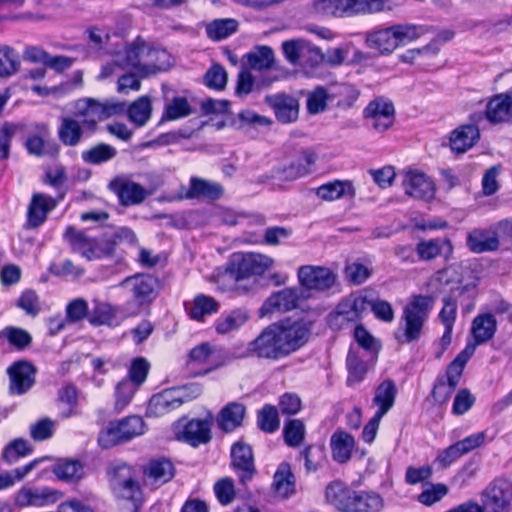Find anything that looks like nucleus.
Wrapping results in <instances>:
<instances>
[{"mask_svg":"<svg viewBox=\"0 0 512 512\" xmlns=\"http://www.w3.org/2000/svg\"><path fill=\"white\" fill-rule=\"evenodd\" d=\"M309 328L303 322H279L264 328L247 346V355L279 360L301 348L308 340Z\"/></svg>","mask_w":512,"mask_h":512,"instance_id":"f257e3e1","label":"nucleus"},{"mask_svg":"<svg viewBox=\"0 0 512 512\" xmlns=\"http://www.w3.org/2000/svg\"><path fill=\"white\" fill-rule=\"evenodd\" d=\"M431 310V298L414 296L404 307L399 326L395 332L396 340L401 344L418 341L428 320Z\"/></svg>","mask_w":512,"mask_h":512,"instance_id":"f03ea898","label":"nucleus"},{"mask_svg":"<svg viewBox=\"0 0 512 512\" xmlns=\"http://www.w3.org/2000/svg\"><path fill=\"white\" fill-rule=\"evenodd\" d=\"M314 8L323 15L353 17L391 10V0H318Z\"/></svg>","mask_w":512,"mask_h":512,"instance_id":"7ed1b4c3","label":"nucleus"},{"mask_svg":"<svg viewBox=\"0 0 512 512\" xmlns=\"http://www.w3.org/2000/svg\"><path fill=\"white\" fill-rule=\"evenodd\" d=\"M108 474L115 496L130 501L137 510L142 501V492L134 479L132 468L124 462H114L110 465Z\"/></svg>","mask_w":512,"mask_h":512,"instance_id":"20e7f679","label":"nucleus"},{"mask_svg":"<svg viewBox=\"0 0 512 512\" xmlns=\"http://www.w3.org/2000/svg\"><path fill=\"white\" fill-rule=\"evenodd\" d=\"M125 111L124 102L105 101L101 103L93 99H82L77 102L75 113L88 128L89 134H93L99 122L123 114Z\"/></svg>","mask_w":512,"mask_h":512,"instance_id":"39448f33","label":"nucleus"},{"mask_svg":"<svg viewBox=\"0 0 512 512\" xmlns=\"http://www.w3.org/2000/svg\"><path fill=\"white\" fill-rule=\"evenodd\" d=\"M274 259L259 253L234 254L226 268V275L239 281L250 276H260L271 269Z\"/></svg>","mask_w":512,"mask_h":512,"instance_id":"423d86ee","label":"nucleus"},{"mask_svg":"<svg viewBox=\"0 0 512 512\" xmlns=\"http://www.w3.org/2000/svg\"><path fill=\"white\" fill-rule=\"evenodd\" d=\"M144 428V421L139 416H130L120 421L111 422L100 432L99 445L104 449H109L142 435Z\"/></svg>","mask_w":512,"mask_h":512,"instance_id":"0eeeda50","label":"nucleus"},{"mask_svg":"<svg viewBox=\"0 0 512 512\" xmlns=\"http://www.w3.org/2000/svg\"><path fill=\"white\" fill-rule=\"evenodd\" d=\"M367 295L351 294L343 299L330 313L328 324L333 330H343L354 325L367 310Z\"/></svg>","mask_w":512,"mask_h":512,"instance_id":"6e6552de","label":"nucleus"},{"mask_svg":"<svg viewBox=\"0 0 512 512\" xmlns=\"http://www.w3.org/2000/svg\"><path fill=\"white\" fill-rule=\"evenodd\" d=\"M64 237L75 252L80 253L88 260L100 259L113 253L111 242L89 238L84 232L77 231L72 226L66 228Z\"/></svg>","mask_w":512,"mask_h":512,"instance_id":"1a4fd4ad","label":"nucleus"},{"mask_svg":"<svg viewBox=\"0 0 512 512\" xmlns=\"http://www.w3.org/2000/svg\"><path fill=\"white\" fill-rule=\"evenodd\" d=\"M474 354V345H466L465 348L449 364L446 371L447 382L439 380L434 386L432 395L439 403H445L459 384L466 363Z\"/></svg>","mask_w":512,"mask_h":512,"instance_id":"9d476101","label":"nucleus"},{"mask_svg":"<svg viewBox=\"0 0 512 512\" xmlns=\"http://www.w3.org/2000/svg\"><path fill=\"white\" fill-rule=\"evenodd\" d=\"M119 285L128 290L138 308L151 303L158 294V281L148 274L126 277Z\"/></svg>","mask_w":512,"mask_h":512,"instance_id":"9b49d317","label":"nucleus"},{"mask_svg":"<svg viewBox=\"0 0 512 512\" xmlns=\"http://www.w3.org/2000/svg\"><path fill=\"white\" fill-rule=\"evenodd\" d=\"M316 155L311 151H304L288 165L274 167L265 181L272 180L275 184L292 182L310 173V167L315 163ZM264 181V179L262 180Z\"/></svg>","mask_w":512,"mask_h":512,"instance_id":"f8f14e48","label":"nucleus"},{"mask_svg":"<svg viewBox=\"0 0 512 512\" xmlns=\"http://www.w3.org/2000/svg\"><path fill=\"white\" fill-rule=\"evenodd\" d=\"M511 500V482L500 479L486 488L481 507L484 512H509Z\"/></svg>","mask_w":512,"mask_h":512,"instance_id":"ddd939ff","label":"nucleus"},{"mask_svg":"<svg viewBox=\"0 0 512 512\" xmlns=\"http://www.w3.org/2000/svg\"><path fill=\"white\" fill-rule=\"evenodd\" d=\"M363 116L371 128L382 133L393 125L395 109L391 101L377 98L366 106Z\"/></svg>","mask_w":512,"mask_h":512,"instance_id":"4468645a","label":"nucleus"},{"mask_svg":"<svg viewBox=\"0 0 512 512\" xmlns=\"http://www.w3.org/2000/svg\"><path fill=\"white\" fill-rule=\"evenodd\" d=\"M149 43L143 38L137 37L134 41L126 45H117L109 53L116 57V63L122 67H131L138 72H142V59L147 53Z\"/></svg>","mask_w":512,"mask_h":512,"instance_id":"2eb2a0df","label":"nucleus"},{"mask_svg":"<svg viewBox=\"0 0 512 512\" xmlns=\"http://www.w3.org/2000/svg\"><path fill=\"white\" fill-rule=\"evenodd\" d=\"M61 493L49 487H22L14 496L17 507H45L56 503Z\"/></svg>","mask_w":512,"mask_h":512,"instance_id":"dca6fc26","label":"nucleus"},{"mask_svg":"<svg viewBox=\"0 0 512 512\" xmlns=\"http://www.w3.org/2000/svg\"><path fill=\"white\" fill-rule=\"evenodd\" d=\"M402 187L409 197L430 201L435 196V185L424 173L409 170L402 175Z\"/></svg>","mask_w":512,"mask_h":512,"instance_id":"f3484780","label":"nucleus"},{"mask_svg":"<svg viewBox=\"0 0 512 512\" xmlns=\"http://www.w3.org/2000/svg\"><path fill=\"white\" fill-rule=\"evenodd\" d=\"M302 287L308 290L324 291L336 282V275L327 267L306 265L298 270Z\"/></svg>","mask_w":512,"mask_h":512,"instance_id":"a211bd4d","label":"nucleus"},{"mask_svg":"<svg viewBox=\"0 0 512 512\" xmlns=\"http://www.w3.org/2000/svg\"><path fill=\"white\" fill-rule=\"evenodd\" d=\"M63 195L58 198L45 195L43 193H34L27 210V228H37L41 226L47 219L49 212L54 210Z\"/></svg>","mask_w":512,"mask_h":512,"instance_id":"6ab92c4d","label":"nucleus"},{"mask_svg":"<svg viewBox=\"0 0 512 512\" xmlns=\"http://www.w3.org/2000/svg\"><path fill=\"white\" fill-rule=\"evenodd\" d=\"M466 246L475 254L494 252L500 246L498 233L493 228H474L467 232Z\"/></svg>","mask_w":512,"mask_h":512,"instance_id":"aec40b11","label":"nucleus"},{"mask_svg":"<svg viewBox=\"0 0 512 512\" xmlns=\"http://www.w3.org/2000/svg\"><path fill=\"white\" fill-rule=\"evenodd\" d=\"M303 297L301 288H284L273 293L262 305V314L286 312L298 306L299 299Z\"/></svg>","mask_w":512,"mask_h":512,"instance_id":"412c9836","label":"nucleus"},{"mask_svg":"<svg viewBox=\"0 0 512 512\" xmlns=\"http://www.w3.org/2000/svg\"><path fill=\"white\" fill-rule=\"evenodd\" d=\"M282 50L286 59L294 65L307 63L314 65L320 58V50L303 40L285 41L282 44Z\"/></svg>","mask_w":512,"mask_h":512,"instance_id":"4be33fe9","label":"nucleus"},{"mask_svg":"<svg viewBox=\"0 0 512 512\" xmlns=\"http://www.w3.org/2000/svg\"><path fill=\"white\" fill-rule=\"evenodd\" d=\"M232 465L242 484L250 481L255 473L253 453L249 445L236 442L231 449Z\"/></svg>","mask_w":512,"mask_h":512,"instance_id":"5701e85b","label":"nucleus"},{"mask_svg":"<svg viewBox=\"0 0 512 512\" xmlns=\"http://www.w3.org/2000/svg\"><path fill=\"white\" fill-rule=\"evenodd\" d=\"M58 138L61 143L68 147H76L85 136H89V130L83 121L76 116H66L61 119L58 127Z\"/></svg>","mask_w":512,"mask_h":512,"instance_id":"b1692460","label":"nucleus"},{"mask_svg":"<svg viewBox=\"0 0 512 512\" xmlns=\"http://www.w3.org/2000/svg\"><path fill=\"white\" fill-rule=\"evenodd\" d=\"M10 391L13 394H23L35 382V368L26 361H19L8 368Z\"/></svg>","mask_w":512,"mask_h":512,"instance_id":"393cba45","label":"nucleus"},{"mask_svg":"<svg viewBox=\"0 0 512 512\" xmlns=\"http://www.w3.org/2000/svg\"><path fill=\"white\" fill-rule=\"evenodd\" d=\"M265 100L280 122L291 123L298 119L299 102L296 98L285 94H276L266 96Z\"/></svg>","mask_w":512,"mask_h":512,"instance_id":"a878e982","label":"nucleus"},{"mask_svg":"<svg viewBox=\"0 0 512 512\" xmlns=\"http://www.w3.org/2000/svg\"><path fill=\"white\" fill-rule=\"evenodd\" d=\"M496 330L497 322L492 314H479L473 319L471 325L473 341L468 342L467 345H474L475 352L478 345L484 344L494 337Z\"/></svg>","mask_w":512,"mask_h":512,"instance_id":"bb28decb","label":"nucleus"},{"mask_svg":"<svg viewBox=\"0 0 512 512\" xmlns=\"http://www.w3.org/2000/svg\"><path fill=\"white\" fill-rule=\"evenodd\" d=\"M480 137L479 129L473 124L461 125L450 134L449 145L457 154H463L472 148Z\"/></svg>","mask_w":512,"mask_h":512,"instance_id":"cd10ccee","label":"nucleus"},{"mask_svg":"<svg viewBox=\"0 0 512 512\" xmlns=\"http://www.w3.org/2000/svg\"><path fill=\"white\" fill-rule=\"evenodd\" d=\"M365 44L380 55L391 54L396 47L392 26L376 28L366 33Z\"/></svg>","mask_w":512,"mask_h":512,"instance_id":"c85d7f7f","label":"nucleus"},{"mask_svg":"<svg viewBox=\"0 0 512 512\" xmlns=\"http://www.w3.org/2000/svg\"><path fill=\"white\" fill-rule=\"evenodd\" d=\"M356 491L349 488L345 483L335 480L326 487V500L336 509L342 512H349L353 503Z\"/></svg>","mask_w":512,"mask_h":512,"instance_id":"c756f323","label":"nucleus"},{"mask_svg":"<svg viewBox=\"0 0 512 512\" xmlns=\"http://www.w3.org/2000/svg\"><path fill=\"white\" fill-rule=\"evenodd\" d=\"M316 195L324 201L352 199L356 195V190L351 180H334L319 186Z\"/></svg>","mask_w":512,"mask_h":512,"instance_id":"7c9ffc66","label":"nucleus"},{"mask_svg":"<svg viewBox=\"0 0 512 512\" xmlns=\"http://www.w3.org/2000/svg\"><path fill=\"white\" fill-rule=\"evenodd\" d=\"M172 65L171 55L161 48L153 47L151 44L147 47V53L142 59L143 75L154 74L167 70Z\"/></svg>","mask_w":512,"mask_h":512,"instance_id":"2f4dec72","label":"nucleus"},{"mask_svg":"<svg viewBox=\"0 0 512 512\" xmlns=\"http://www.w3.org/2000/svg\"><path fill=\"white\" fill-rule=\"evenodd\" d=\"M224 189L221 184L198 177L190 179V187L186 193L188 199L217 200L222 197Z\"/></svg>","mask_w":512,"mask_h":512,"instance_id":"473e14b6","label":"nucleus"},{"mask_svg":"<svg viewBox=\"0 0 512 512\" xmlns=\"http://www.w3.org/2000/svg\"><path fill=\"white\" fill-rule=\"evenodd\" d=\"M486 118L491 123L508 122L512 118V97L498 94L486 106Z\"/></svg>","mask_w":512,"mask_h":512,"instance_id":"72a5a7b5","label":"nucleus"},{"mask_svg":"<svg viewBox=\"0 0 512 512\" xmlns=\"http://www.w3.org/2000/svg\"><path fill=\"white\" fill-rule=\"evenodd\" d=\"M212 418L192 419L183 430L182 438L192 446L207 443L211 439Z\"/></svg>","mask_w":512,"mask_h":512,"instance_id":"f704fd0d","label":"nucleus"},{"mask_svg":"<svg viewBox=\"0 0 512 512\" xmlns=\"http://www.w3.org/2000/svg\"><path fill=\"white\" fill-rule=\"evenodd\" d=\"M111 186L120 203L125 206L139 204L146 198L144 188L135 182L115 181L111 183Z\"/></svg>","mask_w":512,"mask_h":512,"instance_id":"c9c22d12","label":"nucleus"},{"mask_svg":"<svg viewBox=\"0 0 512 512\" xmlns=\"http://www.w3.org/2000/svg\"><path fill=\"white\" fill-rule=\"evenodd\" d=\"M396 47L407 45L432 32V28L425 25L400 23L392 25Z\"/></svg>","mask_w":512,"mask_h":512,"instance_id":"e433bc0d","label":"nucleus"},{"mask_svg":"<svg viewBox=\"0 0 512 512\" xmlns=\"http://www.w3.org/2000/svg\"><path fill=\"white\" fill-rule=\"evenodd\" d=\"M145 477L152 485H162L174 476V466L167 459L151 460L144 470Z\"/></svg>","mask_w":512,"mask_h":512,"instance_id":"4c0bfd02","label":"nucleus"},{"mask_svg":"<svg viewBox=\"0 0 512 512\" xmlns=\"http://www.w3.org/2000/svg\"><path fill=\"white\" fill-rule=\"evenodd\" d=\"M333 459L338 463H346L355 447L353 436L345 431H336L330 440Z\"/></svg>","mask_w":512,"mask_h":512,"instance_id":"58836bf2","label":"nucleus"},{"mask_svg":"<svg viewBox=\"0 0 512 512\" xmlns=\"http://www.w3.org/2000/svg\"><path fill=\"white\" fill-rule=\"evenodd\" d=\"M397 395L395 383L390 380H384L376 389L373 397V404L378 407L376 414L384 416L394 405Z\"/></svg>","mask_w":512,"mask_h":512,"instance_id":"ea45409f","label":"nucleus"},{"mask_svg":"<svg viewBox=\"0 0 512 512\" xmlns=\"http://www.w3.org/2000/svg\"><path fill=\"white\" fill-rule=\"evenodd\" d=\"M244 415V405L238 402H231L220 411L217 422L222 430L231 432L242 425Z\"/></svg>","mask_w":512,"mask_h":512,"instance_id":"a19ab883","label":"nucleus"},{"mask_svg":"<svg viewBox=\"0 0 512 512\" xmlns=\"http://www.w3.org/2000/svg\"><path fill=\"white\" fill-rule=\"evenodd\" d=\"M178 399L172 388L154 395L149 401V415L158 417L179 408Z\"/></svg>","mask_w":512,"mask_h":512,"instance_id":"79ce46f5","label":"nucleus"},{"mask_svg":"<svg viewBox=\"0 0 512 512\" xmlns=\"http://www.w3.org/2000/svg\"><path fill=\"white\" fill-rule=\"evenodd\" d=\"M272 487L275 493L282 498H287L295 492V478L289 464L281 463L278 466Z\"/></svg>","mask_w":512,"mask_h":512,"instance_id":"37998d69","label":"nucleus"},{"mask_svg":"<svg viewBox=\"0 0 512 512\" xmlns=\"http://www.w3.org/2000/svg\"><path fill=\"white\" fill-rule=\"evenodd\" d=\"M349 512H380L384 508L383 498L374 492H356Z\"/></svg>","mask_w":512,"mask_h":512,"instance_id":"c03bdc74","label":"nucleus"},{"mask_svg":"<svg viewBox=\"0 0 512 512\" xmlns=\"http://www.w3.org/2000/svg\"><path fill=\"white\" fill-rule=\"evenodd\" d=\"M53 473L61 481L77 482L84 476V467L78 460L63 459L54 465Z\"/></svg>","mask_w":512,"mask_h":512,"instance_id":"a18cd8bd","label":"nucleus"},{"mask_svg":"<svg viewBox=\"0 0 512 512\" xmlns=\"http://www.w3.org/2000/svg\"><path fill=\"white\" fill-rule=\"evenodd\" d=\"M89 322L93 325H118V309L109 303L96 302L90 314Z\"/></svg>","mask_w":512,"mask_h":512,"instance_id":"49530a36","label":"nucleus"},{"mask_svg":"<svg viewBox=\"0 0 512 512\" xmlns=\"http://www.w3.org/2000/svg\"><path fill=\"white\" fill-rule=\"evenodd\" d=\"M248 317V312L244 309L233 310L217 319L215 329L219 334L230 333L244 325Z\"/></svg>","mask_w":512,"mask_h":512,"instance_id":"de8ad7c7","label":"nucleus"},{"mask_svg":"<svg viewBox=\"0 0 512 512\" xmlns=\"http://www.w3.org/2000/svg\"><path fill=\"white\" fill-rule=\"evenodd\" d=\"M117 155V149L109 144L100 143L81 153V158L85 163L91 165H100L106 163Z\"/></svg>","mask_w":512,"mask_h":512,"instance_id":"09e8293b","label":"nucleus"},{"mask_svg":"<svg viewBox=\"0 0 512 512\" xmlns=\"http://www.w3.org/2000/svg\"><path fill=\"white\" fill-rule=\"evenodd\" d=\"M128 117L136 126H144L151 117L152 106L147 96H141L130 104Z\"/></svg>","mask_w":512,"mask_h":512,"instance_id":"8fccbe9b","label":"nucleus"},{"mask_svg":"<svg viewBox=\"0 0 512 512\" xmlns=\"http://www.w3.org/2000/svg\"><path fill=\"white\" fill-rule=\"evenodd\" d=\"M347 368L349 376L347 378V384L352 386L361 382L367 372V365L362 361L359 351L350 348L347 356Z\"/></svg>","mask_w":512,"mask_h":512,"instance_id":"3c124183","label":"nucleus"},{"mask_svg":"<svg viewBox=\"0 0 512 512\" xmlns=\"http://www.w3.org/2000/svg\"><path fill=\"white\" fill-rule=\"evenodd\" d=\"M238 22L235 19H216L206 26V33L212 40H221L237 31Z\"/></svg>","mask_w":512,"mask_h":512,"instance_id":"603ef678","label":"nucleus"},{"mask_svg":"<svg viewBox=\"0 0 512 512\" xmlns=\"http://www.w3.org/2000/svg\"><path fill=\"white\" fill-rule=\"evenodd\" d=\"M218 308L219 304L212 297L200 294L194 298L189 308V315L192 319L200 321L206 315L216 313Z\"/></svg>","mask_w":512,"mask_h":512,"instance_id":"864d4df0","label":"nucleus"},{"mask_svg":"<svg viewBox=\"0 0 512 512\" xmlns=\"http://www.w3.org/2000/svg\"><path fill=\"white\" fill-rule=\"evenodd\" d=\"M247 60L254 70H268L274 64V52L268 46H260L247 55Z\"/></svg>","mask_w":512,"mask_h":512,"instance_id":"5fc2aeb1","label":"nucleus"},{"mask_svg":"<svg viewBox=\"0 0 512 512\" xmlns=\"http://www.w3.org/2000/svg\"><path fill=\"white\" fill-rule=\"evenodd\" d=\"M32 453V447L27 440L22 438L11 441L2 452V459L9 465L14 464L19 458Z\"/></svg>","mask_w":512,"mask_h":512,"instance_id":"6e6d98bb","label":"nucleus"},{"mask_svg":"<svg viewBox=\"0 0 512 512\" xmlns=\"http://www.w3.org/2000/svg\"><path fill=\"white\" fill-rule=\"evenodd\" d=\"M20 66L19 55L9 47H0V77H9L15 74Z\"/></svg>","mask_w":512,"mask_h":512,"instance_id":"4d7b16f0","label":"nucleus"},{"mask_svg":"<svg viewBox=\"0 0 512 512\" xmlns=\"http://www.w3.org/2000/svg\"><path fill=\"white\" fill-rule=\"evenodd\" d=\"M283 432L286 444L291 447H297L304 440L305 425L299 419H292L285 424Z\"/></svg>","mask_w":512,"mask_h":512,"instance_id":"13d9d810","label":"nucleus"},{"mask_svg":"<svg viewBox=\"0 0 512 512\" xmlns=\"http://www.w3.org/2000/svg\"><path fill=\"white\" fill-rule=\"evenodd\" d=\"M1 338H6L10 345L17 349H24L32 341L31 335L24 329L17 327H6L0 332Z\"/></svg>","mask_w":512,"mask_h":512,"instance_id":"bf43d9fd","label":"nucleus"},{"mask_svg":"<svg viewBox=\"0 0 512 512\" xmlns=\"http://www.w3.org/2000/svg\"><path fill=\"white\" fill-rule=\"evenodd\" d=\"M330 95L323 87H317L307 95V110L310 114H318L326 109Z\"/></svg>","mask_w":512,"mask_h":512,"instance_id":"052dcab7","label":"nucleus"},{"mask_svg":"<svg viewBox=\"0 0 512 512\" xmlns=\"http://www.w3.org/2000/svg\"><path fill=\"white\" fill-rule=\"evenodd\" d=\"M258 425L264 432L272 433L279 428L278 411L274 406L266 405L258 415Z\"/></svg>","mask_w":512,"mask_h":512,"instance_id":"680f3d73","label":"nucleus"},{"mask_svg":"<svg viewBox=\"0 0 512 512\" xmlns=\"http://www.w3.org/2000/svg\"><path fill=\"white\" fill-rule=\"evenodd\" d=\"M192 113V109L184 97H175L165 107V116L169 120L186 117Z\"/></svg>","mask_w":512,"mask_h":512,"instance_id":"e2e57ef3","label":"nucleus"},{"mask_svg":"<svg viewBox=\"0 0 512 512\" xmlns=\"http://www.w3.org/2000/svg\"><path fill=\"white\" fill-rule=\"evenodd\" d=\"M448 493V488L446 485L438 483L432 484L426 487L419 495L418 501L425 505L431 506L436 502L440 501L446 494Z\"/></svg>","mask_w":512,"mask_h":512,"instance_id":"0e129e2a","label":"nucleus"},{"mask_svg":"<svg viewBox=\"0 0 512 512\" xmlns=\"http://www.w3.org/2000/svg\"><path fill=\"white\" fill-rule=\"evenodd\" d=\"M190 360L197 364L215 366L216 350L208 343H202L190 352Z\"/></svg>","mask_w":512,"mask_h":512,"instance_id":"69168bd1","label":"nucleus"},{"mask_svg":"<svg viewBox=\"0 0 512 512\" xmlns=\"http://www.w3.org/2000/svg\"><path fill=\"white\" fill-rule=\"evenodd\" d=\"M19 126L6 122L0 129V160H6L10 156L11 141Z\"/></svg>","mask_w":512,"mask_h":512,"instance_id":"338daca9","label":"nucleus"},{"mask_svg":"<svg viewBox=\"0 0 512 512\" xmlns=\"http://www.w3.org/2000/svg\"><path fill=\"white\" fill-rule=\"evenodd\" d=\"M214 492L218 501L222 505L230 504L235 497V488L233 480L228 477L220 479L214 485Z\"/></svg>","mask_w":512,"mask_h":512,"instance_id":"774afa93","label":"nucleus"}]
</instances>
